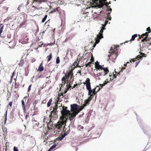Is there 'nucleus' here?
Wrapping results in <instances>:
<instances>
[{
  "instance_id": "obj_1",
  "label": "nucleus",
  "mask_w": 151,
  "mask_h": 151,
  "mask_svg": "<svg viewBox=\"0 0 151 151\" xmlns=\"http://www.w3.org/2000/svg\"><path fill=\"white\" fill-rule=\"evenodd\" d=\"M119 50L115 46L111 47L110 50L109 55H108L109 59L114 63L115 62V60L118 55V53Z\"/></svg>"
},
{
  "instance_id": "obj_2",
  "label": "nucleus",
  "mask_w": 151,
  "mask_h": 151,
  "mask_svg": "<svg viewBox=\"0 0 151 151\" xmlns=\"http://www.w3.org/2000/svg\"><path fill=\"white\" fill-rule=\"evenodd\" d=\"M67 121L66 120H64L63 117H60L59 121L54 125L55 129L59 130H62L65 127Z\"/></svg>"
},
{
  "instance_id": "obj_3",
  "label": "nucleus",
  "mask_w": 151,
  "mask_h": 151,
  "mask_svg": "<svg viewBox=\"0 0 151 151\" xmlns=\"http://www.w3.org/2000/svg\"><path fill=\"white\" fill-rule=\"evenodd\" d=\"M98 70L99 71V72L96 74V76H105L109 72L108 68L106 67L104 68V67H102V69H99Z\"/></svg>"
},
{
  "instance_id": "obj_4",
  "label": "nucleus",
  "mask_w": 151,
  "mask_h": 151,
  "mask_svg": "<svg viewBox=\"0 0 151 151\" xmlns=\"http://www.w3.org/2000/svg\"><path fill=\"white\" fill-rule=\"evenodd\" d=\"M61 113L62 115L60 117H63L64 120H67L68 116L71 115L70 112L68 110L63 109L61 111Z\"/></svg>"
},
{
  "instance_id": "obj_5",
  "label": "nucleus",
  "mask_w": 151,
  "mask_h": 151,
  "mask_svg": "<svg viewBox=\"0 0 151 151\" xmlns=\"http://www.w3.org/2000/svg\"><path fill=\"white\" fill-rule=\"evenodd\" d=\"M151 39V38L148 37L147 35L143 39L141 40V41L144 42V44H143V47L146 46L148 47L151 45V41L150 42H148Z\"/></svg>"
},
{
  "instance_id": "obj_6",
  "label": "nucleus",
  "mask_w": 151,
  "mask_h": 151,
  "mask_svg": "<svg viewBox=\"0 0 151 151\" xmlns=\"http://www.w3.org/2000/svg\"><path fill=\"white\" fill-rule=\"evenodd\" d=\"M51 114L50 115L49 117H50V119H53L55 120L57 118V112L52 111L50 112Z\"/></svg>"
},
{
  "instance_id": "obj_7",
  "label": "nucleus",
  "mask_w": 151,
  "mask_h": 151,
  "mask_svg": "<svg viewBox=\"0 0 151 151\" xmlns=\"http://www.w3.org/2000/svg\"><path fill=\"white\" fill-rule=\"evenodd\" d=\"M96 5L94 7H97L98 8H101L103 7L104 5L105 2H103L102 0H99V2L96 3Z\"/></svg>"
},
{
  "instance_id": "obj_8",
  "label": "nucleus",
  "mask_w": 151,
  "mask_h": 151,
  "mask_svg": "<svg viewBox=\"0 0 151 151\" xmlns=\"http://www.w3.org/2000/svg\"><path fill=\"white\" fill-rule=\"evenodd\" d=\"M70 107L71 111H72L73 112H75L77 111V110L78 109V108L79 106H78L77 104H73L71 105Z\"/></svg>"
},
{
  "instance_id": "obj_9",
  "label": "nucleus",
  "mask_w": 151,
  "mask_h": 151,
  "mask_svg": "<svg viewBox=\"0 0 151 151\" xmlns=\"http://www.w3.org/2000/svg\"><path fill=\"white\" fill-rule=\"evenodd\" d=\"M140 54L142 55V56L140 55H138L135 58H134L133 59H131L130 61V62L132 63V61L133 62H134L136 60H139V59H141L144 56V55H145V54L141 52L140 53Z\"/></svg>"
},
{
  "instance_id": "obj_10",
  "label": "nucleus",
  "mask_w": 151,
  "mask_h": 151,
  "mask_svg": "<svg viewBox=\"0 0 151 151\" xmlns=\"http://www.w3.org/2000/svg\"><path fill=\"white\" fill-rule=\"evenodd\" d=\"M73 70H71L68 74H66L65 75V77L67 78V83H68V79L69 78V77L70 76V80H71L73 76Z\"/></svg>"
},
{
  "instance_id": "obj_11",
  "label": "nucleus",
  "mask_w": 151,
  "mask_h": 151,
  "mask_svg": "<svg viewBox=\"0 0 151 151\" xmlns=\"http://www.w3.org/2000/svg\"><path fill=\"white\" fill-rule=\"evenodd\" d=\"M71 115L70 116H68V117H69V119L70 121L73 120L76 116V115L77 114L75 112H73L72 113L70 112Z\"/></svg>"
},
{
  "instance_id": "obj_12",
  "label": "nucleus",
  "mask_w": 151,
  "mask_h": 151,
  "mask_svg": "<svg viewBox=\"0 0 151 151\" xmlns=\"http://www.w3.org/2000/svg\"><path fill=\"white\" fill-rule=\"evenodd\" d=\"M86 84V88H88L89 87H91V83H90V80L88 78L86 79L85 81V83H84V84Z\"/></svg>"
},
{
  "instance_id": "obj_13",
  "label": "nucleus",
  "mask_w": 151,
  "mask_h": 151,
  "mask_svg": "<svg viewBox=\"0 0 151 151\" xmlns=\"http://www.w3.org/2000/svg\"><path fill=\"white\" fill-rule=\"evenodd\" d=\"M24 100H25V102H26V97H25L23 98V100H22V107L23 108V110L24 112L26 111V108L25 104V102Z\"/></svg>"
},
{
  "instance_id": "obj_14",
  "label": "nucleus",
  "mask_w": 151,
  "mask_h": 151,
  "mask_svg": "<svg viewBox=\"0 0 151 151\" xmlns=\"http://www.w3.org/2000/svg\"><path fill=\"white\" fill-rule=\"evenodd\" d=\"M103 37L101 35H98L96 38H95V42L96 43L98 44L100 42V40L102 38H103Z\"/></svg>"
},
{
  "instance_id": "obj_15",
  "label": "nucleus",
  "mask_w": 151,
  "mask_h": 151,
  "mask_svg": "<svg viewBox=\"0 0 151 151\" xmlns=\"http://www.w3.org/2000/svg\"><path fill=\"white\" fill-rule=\"evenodd\" d=\"M99 0H92L91 2H90V5L91 7H93L96 5V3L98 2Z\"/></svg>"
},
{
  "instance_id": "obj_16",
  "label": "nucleus",
  "mask_w": 151,
  "mask_h": 151,
  "mask_svg": "<svg viewBox=\"0 0 151 151\" xmlns=\"http://www.w3.org/2000/svg\"><path fill=\"white\" fill-rule=\"evenodd\" d=\"M102 67H104V65H99V63L98 61H96L95 63V68L97 69V70L99 69H102Z\"/></svg>"
},
{
  "instance_id": "obj_17",
  "label": "nucleus",
  "mask_w": 151,
  "mask_h": 151,
  "mask_svg": "<svg viewBox=\"0 0 151 151\" xmlns=\"http://www.w3.org/2000/svg\"><path fill=\"white\" fill-rule=\"evenodd\" d=\"M78 64L77 61H75L72 66V70H73L75 68H76L77 67L80 68L81 67L78 65Z\"/></svg>"
},
{
  "instance_id": "obj_18",
  "label": "nucleus",
  "mask_w": 151,
  "mask_h": 151,
  "mask_svg": "<svg viewBox=\"0 0 151 151\" xmlns=\"http://www.w3.org/2000/svg\"><path fill=\"white\" fill-rule=\"evenodd\" d=\"M21 18H22L23 19L22 22V24H24L27 21V15H20Z\"/></svg>"
},
{
  "instance_id": "obj_19",
  "label": "nucleus",
  "mask_w": 151,
  "mask_h": 151,
  "mask_svg": "<svg viewBox=\"0 0 151 151\" xmlns=\"http://www.w3.org/2000/svg\"><path fill=\"white\" fill-rule=\"evenodd\" d=\"M109 81H105L104 82V83L103 84H99V85L100 86V87L99 88V89L98 90L99 91V90L100 89H101L102 87L104 86H105L106 84L108 83H109Z\"/></svg>"
},
{
  "instance_id": "obj_20",
  "label": "nucleus",
  "mask_w": 151,
  "mask_h": 151,
  "mask_svg": "<svg viewBox=\"0 0 151 151\" xmlns=\"http://www.w3.org/2000/svg\"><path fill=\"white\" fill-rule=\"evenodd\" d=\"M137 34H134V35H133L132 36L131 39L129 41H127L125 42H128L129 41H132L134 40L135 38L137 37Z\"/></svg>"
},
{
  "instance_id": "obj_21",
  "label": "nucleus",
  "mask_w": 151,
  "mask_h": 151,
  "mask_svg": "<svg viewBox=\"0 0 151 151\" xmlns=\"http://www.w3.org/2000/svg\"><path fill=\"white\" fill-rule=\"evenodd\" d=\"M24 63V62L23 59H21L20 60L19 63L18 65L19 67H22L23 65V64Z\"/></svg>"
},
{
  "instance_id": "obj_22",
  "label": "nucleus",
  "mask_w": 151,
  "mask_h": 151,
  "mask_svg": "<svg viewBox=\"0 0 151 151\" xmlns=\"http://www.w3.org/2000/svg\"><path fill=\"white\" fill-rule=\"evenodd\" d=\"M86 89L88 91V95L92 96L93 95L92 94V93L93 90L91 89V87H89L88 88H87Z\"/></svg>"
},
{
  "instance_id": "obj_23",
  "label": "nucleus",
  "mask_w": 151,
  "mask_h": 151,
  "mask_svg": "<svg viewBox=\"0 0 151 151\" xmlns=\"http://www.w3.org/2000/svg\"><path fill=\"white\" fill-rule=\"evenodd\" d=\"M42 64L41 63L38 68V71H39L40 72H41L44 70V68L42 66Z\"/></svg>"
},
{
  "instance_id": "obj_24",
  "label": "nucleus",
  "mask_w": 151,
  "mask_h": 151,
  "mask_svg": "<svg viewBox=\"0 0 151 151\" xmlns=\"http://www.w3.org/2000/svg\"><path fill=\"white\" fill-rule=\"evenodd\" d=\"M70 132V128L69 127L68 128H66L65 131V133L64 134L65 135V136L68 135V134H69V132Z\"/></svg>"
},
{
  "instance_id": "obj_25",
  "label": "nucleus",
  "mask_w": 151,
  "mask_h": 151,
  "mask_svg": "<svg viewBox=\"0 0 151 151\" xmlns=\"http://www.w3.org/2000/svg\"><path fill=\"white\" fill-rule=\"evenodd\" d=\"M4 27V25L2 24H0V37L1 36V35L3 29Z\"/></svg>"
},
{
  "instance_id": "obj_26",
  "label": "nucleus",
  "mask_w": 151,
  "mask_h": 151,
  "mask_svg": "<svg viewBox=\"0 0 151 151\" xmlns=\"http://www.w3.org/2000/svg\"><path fill=\"white\" fill-rule=\"evenodd\" d=\"M89 104V102L86 100L84 102L83 104L82 105L85 107L88 105Z\"/></svg>"
},
{
  "instance_id": "obj_27",
  "label": "nucleus",
  "mask_w": 151,
  "mask_h": 151,
  "mask_svg": "<svg viewBox=\"0 0 151 151\" xmlns=\"http://www.w3.org/2000/svg\"><path fill=\"white\" fill-rule=\"evenodd\" d=\"M105 29V27H104V26L101 27V29L100 30V32H99V35H101L103 36V32L104 30Z\"/></svg>"
},
{
  "instance_id": "obj_28",
  "label": "nucleus",
  "mask_w": 151,
  "mask_h": 151,
  "mask_svg": "<svg viewBox=\"0 0 151 151\" xmlns=\"http://www.w3.org/2000/svg\"><path fill=\"white\" fill-rule=\"evenodd\" d=\"M52 58V53H51L50 55L47 57V62H49Z\"/></svg>"
},
{
  "instance_id": "obj_29",
  "label": "nucleus",
  "mask_w": 151,
  "mask_h": 151,
  "mask_svg": "<svg viewBox=\"0 0 151 151\" xmlns=\"http://www.w3.org/2000/svg\"><path fill=\"white\" fill-rule=\"evenodd\" d=\"M84 107L82 105L81 106L80 108L79 109H78L75 112L77 114H77L78 113L81 111L84 108Z\"/></svg>"
},
{
  "instance_id": "obj_30",
  "label": "nucleus",
  "mask_w": 151,
  "mask_h": 151,
  "mask_svg": "<svg viewBox=\"0 0 151 151\" xmlns=\"http://www.w3.org/2000/svg\"><path fill=\"white\" fill-rule=\"evenodd\" d=\"M84 107L82 105L81 106L80 108L79 109H78L75 112L77 114H77L78 113L81 111L84 108Z\"/></svg>"
},
{
  "instance_id": "obj_31",
  "label": "nucleus",
  "mask_w": 151,
  "mask_h": 151,
  "mask_svg": "<svg viewBox=\"0 0 151 151\" xmlns=\"http://www.w3.org/2000/svg\"><path fill=\"white\" fill-rule=\"evenodd\" d=\"M47 0H33V2H34L35 1L39 3H41L42 2H45Z\"/></svg>"
},
{
  "instance_id": "obj_32",
  "label": "nucleus",
  "mask_w": 151,
  "mask_h": 151,
  "mask_svg": "<svg viewBox=\"0 0 151 151\" xmlns=\"http://www.w3.org/2000/svg\"><path fill=\"white\" fill-rule=\"evenodd\" d=\"M65 136H66L65 134H62L59 137L58 140L60 141L62 140Z\"/></svg>"
},
{
  "instance_id": "obj_33",
  "label": "nucleus",
  "mask_w": 151,
  "mask_h": 151,
  "mask_svg": "<svg viewBox=\"0 0 151 151\" xmlns=\"http://www.w3.org/2000/svg\"><path fill=\"white\" fill-rule=\"evenodd\" d=\"M58 109V106L57 104H56L55 105L54 107H53V110H52L54 111H55L56 112H57V110Z\"/></svg>"
},
{
  "instance_id": "obj_34",
  "label": "nucleus",
  "mask_w": 151,
  "mask_h": 151,
  "mask_svg": "<svg viewBox=\"0 0 151 151\" xmlns=\"http://www.w3.org/2000/svg\"><path fill=\"white\" fill-rule=\"evenodd\" d=\"M12 102H10L7 106V108L9 109H11L12 105Z\"/></svg>"
},
{
  "instance_id": "obj_35",
  "label": "nucleus",
  "mask_w": 151,
  "mask_h": 151,
  "mask_svg": "<svg viewBox=\"0 0 151 151\" xmlns=\"http://www.w3.org/2000/svg\"><path fill=\"white\" fill-rule=\"evenodd\" d=\"M52 101V99H51L49 100V101L47 102V106L48 107H49L50 106Z\"/></svg>"
},
{
  "instance_id": "obj_36",
  "label": "nucleus",
  "mask_w": 151,
  "mask_h": 151,
  "mask_svg": "<svg viewBox=\"0 0 151 151\" xmlns=\"http://www.w3.org/2000/svg\"><path fill=\"white\" fill-rule=\"evenodd\" d=\"M81 84V83L80 82L78 83H76L74 84L73 87L72 88V89L75 88V87L77 86L78 85H80Z\"/></svg>"
},
{
  "instance_id": "obj_37",
  "label": "nucleus",
  "mask_w": 151,
  "mask_h": 151,
  "mask_svg": "<svg viewBox=\"0 0 151 151\" xmlns=\"http://www.w3.org/2000/svg\"><path fill=\"white\" fill-rule=\"evenodd\" d=\"M66 83V81H63L62 83L60 84L61 86L60 88V90H61V88L63 87V85H64Z\"/></svg>"
},
{
  "instance_id": "obj_38",
  "label": "nucleus",
  "mask_w": 151,
  "mask_h": 151,
  "mask_svg": "<svg viewBox=\"0 0 151 151\" xmlns=\"http://www.w3.org/2000/svg\"><path fill=\"white\" fill-rule=\"evenodd\" d=\"M60 63V60L59 57H58L56 59V64H59Z\"/></svg>"
},
{
  "instance_id": "obj_39",
  "label": "nucleus",
  "mask_w": 151,
  "mask_h": 151,
  "mask_svg": "<svg viewBox=\"0 0 151 151\" xmlns=\"http://www.w3.org/2000/svg\"><path fill=\"white\" fill-rule=\"evenodd\" d=\"M78 128H79V129L80 130L82 131L83 130L84 127L83 126H81V125H79L78 127Z\"/></svg>"
},
{
  "instance_id": "obj_40",
  "label": "nucleus",
  "mask_w": 151,
  "mask_h": 151,
  "mask_svg": "<svg viewBox=\"0 0 151 151\" xmlns=\"http://www.w3.org/2000/svg\"><path fill=\"white\" fill-rule=\"evenodd\" d=\"M92 61H91V62H89L88 63H87V64H86V67H87L88 66H89V67H91V64H92Z\"/></svg>"
},
{
  "instance_id": "obj_41",
  "label": "nucleus",
  "mask_w": 151,
  "mask_h": 151,
  "mask_svg": "<svg viewBox=\"0 0 151 151\" xmlns=\"http://www.w3.org/2000/svg\"><path fill=\"white\" fill-rule=\"evenodd\" d=\"M67 79V78L65 76L62 78L61 80L62 81H66Z\"/></svg>"
},
{
  "instance_id": "obj_42",
  "label": "nucleus",
  "mask_w": 151,
  "mask_h": 151,
  "mask_svg": "<svg viewBox=\"0 0 151 151\" xmlns=\"http://www.w3.org/2000/svg\"><path fill=\"white\" fill-rule=\"evenodd\" d=\"M147 33L146 32L145 33L143 34L141 36L143 38L144 37L146 36L147 35V37H148V35H147Z\"/></svg>"
},
{
  "instance_id": "obj_43",
  "label": "nucleus",
  "mask_w": 151,
  "mask_h": 151,
  "mask_svg": "<svg viewBox=\"0 0 151 151\" xmlns=\"http://www.w3.org/2000/svg\"><path fill=\"white\" fill-rule=\"evenodd\" d=\"M146 31L148 32H146L147 33H149L151 32V30L150 29V27H148L146 29Z\"/></svg>"
},
{
  "instance_id": "obj_44",
  "label": "nucleus",
  "mask_w": 151,
  "mask_h": 151,
  "mask_svg": "<svg viewBox=\"0 0 151 151\" xmlns=\"http://www.w3.org/2000/svg\"><path fill=\"white\" fill-rule=\"evenodd\" d=\"M47 15H45L44 17L43 18L42 22H44L46 20V18H47Z\"/></svg>"
},
{
  "instance_id": "obj_45",
  "label": "nucleus",
  "mask_w": 151,
  "mask_h": 151,
  "mask_svg": "<svg viewBox=\"0 0 151 151\" xmlns=\"http://www.w3.org/2000/svg\"><path fill=\"white\" fill-rule=\"evenodd\" d=\"M120 72H119V73H118V74L116 76V74H113V76L114 77V78H115L118 76L119 77L120 76Z\"/></svg>"
},
{
  "instance_id": "obj_46",
  "label": "nucleus",
  "mask_w": 151,
  "mask_h": 151,
  "mask_svg": "<svg viewBox=\"0 0 151 151\" xmlns=\"http://www.w3.org/2000/svg\"><path fill=\"white\" fill-rule=\"evenodd\" d=\"M91 96H90L88 98V99L86 100H87L88 102H90V101L92 100V98L91 97Z\"/></svg>"
},
{
  "instance_id": "obj_47",
  "label": "nucleus",
  "mask_w": 151,
  "mask_h": 151,
  "mask_svg": "<svg viewBox=\"0 0 151 151\" xmlns=\"http://www.w3.org/2000/svg\"><path fill=\"white\" fill-rule=\"evenodd\" d=\"M38 100H35L34 102L33 103V104L35 106L36 104L38 103Z\"/></svg>"
},
{
  "instance_id": "obj_48",
  "label": "nucleus",
  "mask_w": 151,
  "mask_h": 151,
  "mask_svg": "<svg viewBox=\"0 0 151 151\" xmlns=\"http://www.w3.org/2000/svg\"><path fill=\"white\" fill-rule=\"evenodd\" d=\"M63 93H61L60 94H59V95L58 96V100H59V99H60V98H59L61 96H63Z\"/></svg>"
},
{
  "instance_id": "obj_49",
  "label": "nucleus",
  "mask_w": 151,
  "mask_h": 151,
  "mask_svg": "<svg viewBox=\"0 0 151 151\" xmlns=\"http://www.w3.org/2000/svg\"><path fill=\"white\" fill-rule=\"evenodd\" d=\"M56 145L55 144L53 145L50 147V149H52L56 147Z\"/></svg>"
},
{
  "instance_id": "obj_50",
  "label": "nucleus",
  "mask_w": 151,
  "mask_h": 151,
  "mask_svg": "<svg viewBox=\"0 0 151 151\" xmlns=\"http://www.w3.org/2000/svg\"><path fill=\"white\" fill-rule=\"evenodd\" d=\"M66 87H67V88H66V89L67 91H69V90H70V91L71 90V88L69 87L68 86V84H67L66 85Z\"/></svg>"
},
{
  "instance_id": "obj_51",
  "label": "nucleus",
  "mask_w": 151,
  "mask_h": 151,
  "mask_svg": "<svg viewBox=\"0 0 151 151\" xmlns=\"http://www.w3.org/2000/svg\"><path fill=\"white\" fill-rule=\"evenodd\" d=\"M74 81V78H73V79L72 80V81H71V80L70 79L69 80V84H71V85L72 84H73V81Z\"/></svg>"
},
{
  "instance_id": "obj_52",
  "label": "nucleus",
  "mask_w": 151,
  "mask_h": 151,
  "mask_svg": "<svg viewBox=\"0 0 151 151\" xmlns=\"http://www.w3.org/2000/svg\"><path fill=\"white\" fill-rule=\"evenodd\" d=\"M108 22V21H107V20H106L105 22V23L104 24H102V25H103V26H104V27H105L106 26V25L107 24Z\"/></svg>"
},
{
  "instance_id": "obj_53",
  "label": "nucleus",
  "mask_w": 151,
  "mask_h": 151,
  "mask_svg": "<svg viewBox=\"0 0 151 151\" xmlns=\"http://www.w3.org/2000/svg\"><path fill=\"white\" fill-rule=\"evenodd\" d=\"M111 12H109L107 14V15H108V17H110L109 20H111V16L110 15V14L111 13Z\"/></svg>"
},
{
  "instance_id": "obj_54",
  "label": "nucleus",
  "mask_w": 151,
  "mask_h": 151,
  "mask_svg": "<svg viewBox=\"0 0 151 151\" xmlns=\"http://www.w3.org/2000/svg\"><path fill=\"white\" fill-rule=\"evenodd\" d=\"M15 74L16 73L15 72V71H14L12 73V76H11L12 78H13L14 76L15 75Z\"/></svg>"
},
{
  "instance_id": "obj_55",
  "label": "nucleus",
  "mask_w": 151,
  "mask_h": 151,
  "mask_svg": "<svg viewBox=\"0 0 151 151\" xmlns=\"http://www.w3.org/2000/svg\"><path fill=\"white\" fill-rule=\"evenodd\" d=\"M32 85L31 84L30 85H29V86L28 87V91H27L28 92H29V91H30V90H31V88Z\"/></svg>"
},
{
  "instance_id": "obj_56",
  "label": "nucleus",
  "mask_w": 151,
  "mask_h": 151,
  "mask_svg": "<svg viewBox=\"0 0 151 151\" xmlns=\"http://www.w3.org/2000/svg\"><path fill=\"white\" fill-rule=\"evenodd\" d=\"M14 151H18V150L17 147L14 146L13 148Z\"/></svg>"
},
{
  "instance_id": "obj_57",
  "label": "nucleus",
  "mask_w": 151,
  "mask_h": 151,
  "mask_svg": "<svg viewBox=\"0 0 151 151\" xmlns=\"http://www.w3.org/2000/svg\"><path fill=\"white\" fill-rule=\"evenodd\" d=\"M109 4V3L108 2H105L104 5H105L108 8L109 7V6H108V5Z\"/></svg>"
},
{
  "instance_id": "obj_58",
  "label": "nucleus",
  "mask_w": 151,
  "mask_h": 151,
  "mask_svg": "<svg viewBox=\"0 0 151 151\" xmlns=\"http://www.w3.org/2000/svg\"><path fill=\"white\" fill-rule=\"evenodd\" d=\"M7 111H6V113L5 114V122H4V123H6V121L7 120Z\"/></svg>"
},
{
  "instance_id": "obj_59",
  "label": "nucleus",
  "mask_w": 151,
  "mask_h": 151,
  "mask_svg": "<svg viewBox=\"0 0 151 151\" xmlns=\"http://www.w3.org/2000/svg\"><path fill=\"white\" fill-rule=\"evenodd\" d=\"M96 88H95L94 89H93V92H92V93H93V94H94V95L96 93Z\"/></svg>"
},
{
  "instance_id": "obj_60",
  "label": "nucleus",
  "mask_w": 151,
  "mask_h": 151,
  "mask_svg": "<svg viewBox=\"0 0 151 151\" xmlns=\"http://www.w3.org/2000/svg\"><path fill=\"white\" fill-rule=\"evenodd\" d=\"M19 41H20V42H21L22 44L26 43V42H25V41H22V40H19Z\"/></svg>"
},
{
  "instance_id": "obj_61",
  "label": "nucleus",
  "mask_w": 151,
  "mask_h": 151,
  "mask_svg": "<svg viewBox=\"0 0 151 151\" xmlns=\"http://www.w3.org/2000/svg\"><path fill=\"white\" fill-rule=\"evenodd\" d=\"M63 107V109H65V110H67V109L68 108L66 106H63V107Z\"/></svg>"
},
{
  "instance_id": "obj_62",
  "label": "nucleus",
  "mask_w": 151,
  "mask_h": 151,
  "mask_svg": "<svg viewBox=\"0 0 151 151\" xmlns=\"http://www.w3.org/2000/svg\"><path fill=\"white\" fill-rule=\"evenodd\" d=\"M81 69H80V70H78V72H77V73H79L80 74V75L81 76Z\"/></svg>"
},
{
  "instance_id": "obj_63",
  "label": "nucleus",
  "mask_w": 151,
  "mask_h": 151,
  "mask_svg": "<svg viewBox=\"0 0 151 151\" xmlns=\"http://www.w3.org/2000/svg\"><path fill=\"white\" fill-rule=\"evenodd\" d=\"M140 62V61H138L136 63V65H135V67H136V66L138 65V64H139V63Z\"/></svg>"
},
{
  "instance_id": "obj_64",
  "label": "nucleus",
  "mask_w": 151,
  "mask_h": 151,
  "mask_svg": "<svg viewBox=\"0 0 151 151\" xmlns=\"http://www.w3.org/2000/svg\"><path fill=\"white\" fill-rule=\"evenodd\" d=\"M36 61V60L34 58H33L31 60V61L32 63H33L35 62Z\"/></svg>"
}]
</instances>
